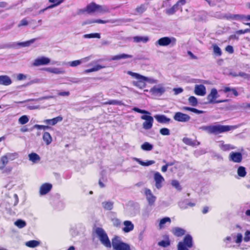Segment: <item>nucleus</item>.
<instances>
[{
    "label": "nucleus",
    "instance_id": "obj_1",
    "mask_svg": "<svg viewBox=\"0 0 250 250\" xmlns=\"http://www.w3.org/2000/svg\"><path fill=\"white\" fill-rule=\"evenodd\" d=\"M203 128L209 134H218L230 131L233 128V126L224 125H211L204 126Z\"/></svg>",
    "mask_w": 250,
    "mask_h": 250
},
{
    "label": "nucleus",
    "instance_id": "obj_2",
    "mask_svg": "<svg viewBox=\"0 0 250 250\" xmlns=\"http://www.w3.org/2000/svg\"><path fill=\"white\" fill-rule=\"evenodd\" d=\"M95 232L98 236L101 243L106 248H110L111 244L107 234L102 228L98 227L95 229Z\"/></svg>",
    "mask_w": 250,
    "mask_h": 250
},
{
    "label": "nucleus",
    "instance_id": "obj_3",
    "mask_svg": "<svg viewBox=\"0 0 250 250\" xmlns=\"http://www.w3.org/2000/svg\"><path fill=\"white\" fill-rule=\"evenodd\" d=\"M127 73L131 76L133 78L136 79V81L133 82V84L141 89H142L146 86V82L147 81V78L145 76L140 75L139 74L132 72L131 71H128Z\"/></svg>",
    "mask_w": 250,
    "mask_h": 250
},
{
    "label": "nucleus",
    "instance_id": "obj_4",
    "mask_svg": "<svg viewBox=\"0 0 250 250\" xmlns=\"http://www.w3.org/2000/svg\"><path fill=\"white\" fill-rule=\"evenodd\" d=\"M112 246L114 250H131L129 245L123 242L116 235L112 239Z\"/></svg>",
    "mask_w": 250,
    "mask_h": 250
},
{
    "label": "nucleus",
    "instance_id": "obj_5",
    "mask_svg": "<svg viewBox=\"0 0 250 250\" xmlns=\"http://www.w3.org/2000/svg\"><path fill=\"white\" fill-rule=\"evenodd\" d=\"M219 96L217 90L215 88H212L210 93L207 96V99L210 104H216L225 103L228 102V100H216V98Z\"/></svg>",
    "mask_w": 250,
    "mask_h": 250
},
{
    "label": "nucleus",
    "instance_id": "obj_6",
    "mask_svg": "<svg viewBox=\"0 0 250 250\" xmlns=\"http://www.w3.org/2000/svg\"><path fill=\"white\" fill-rule=\"evenodd\" d=\"M186 3L185 0H179L176 3L173 5L171 7L166 9L165 13L167 15H172L174 14L179 9H182V6Z\"/></svg>",
    "mask_w": 250,
    "mask_h": 250
},
{
    "label": "nucleus",
    "instance_id": "obj_7",
    "mask_svg": "<svg viewBox=\"0 0 250 250\" xmlns=\"http://www.w3.org/2000/svg\"><path fill=\"white\" fill-rule=\"evenodd\" d=\"M142 120H145L143 123V127L145 129H149L152 128L153 123V118L150 115H144L141 117Z\"/></svg>",
    "mask_w": 250,
    "mask_h": 250
},
{
    "label": "nucleus",
    "instance_id": "obj_8",
    "mask_svg": "<svg viewBox=\"0 0 250 250\" xmlns=\"http://www.w3.org/2000/svg\"><path fill=\"white\" fill-rule=\"evenodd\" d=\"M176 39L173 38L167 37H163L158 40L155 43L156 45L158 44L160 46H167L172 43L174 44L176 43Z\"/></svg>",
    "mask_w": 250,
    "mask_h": 250
},
{
    "label": "nucleus",
    "instance_id": "obj_9",
    "mask_svg": "<svg viewBox=\"0 0 250 250\" xmlns=\"http://www.w3.org/2000/svg\"><path fill=\"white\" fill-rule=\"evenodd\" d=\"M174 120L180 122H188L190 117L187 114H185L180 112H176L173 116Z\"/></svg>",
    "mask_w": 250,
    "mask_h": 250
},
{
    "label": "nucleus",
    "instance_id": "obj_10",
    "mask_svg": "<svg viewBox=\"0 0 250 250\" xmlns=\"http://www.w3.org/2000/svg\"><path fill=\"white\" fill-rule=\"evenodd\" d=\"M230 161H232L236 163H240L243 159L242 154L239 152H231L229 156Z\"/></svg>",
    "mask_w": 250,
    "mask_h": 250
},
{
    "label": "nucleus",
    "instance_id": "obj_11",
    "mask_svg": "<svg viewBox=\"0 0 250 250\" xmlns=\"http://www.w3.org/2000/svg\"><path fill=\"white\" fill-rule=\"evenodd\" d=\"M154 179L157 188H161L162 187V183L165 181L164 177L159 172H156L154 174Z\"/></svg>",
    "mask_w": 250,
    "mask_h": 250
},
{
    "label": "nucleus",
    "instance_id": "obj_12",
    "mask_svg": "<svg viewBox=\"0 0 250 250\" xmlns=\"http://www.w3.org/2000/svg\"><path fill=\"white\" fill-rule=\"evenodd\" d=\"M145 193L148 204L150 205H152L156 200V197L153 195L150 189L148 188L145 189Z\"/></svg>",
    "mask_w": 250,
    "mask_h": 250
},
{
    "label": "nucleus",
    "instance_id": "obj_13",
    "mask_svg": "<svg viewBox=\"0 0 250 250\" xmlns=\"http://www.w3.org/2000/svg\"><path fill=\"white\" fill-rule=\"evenodd\" d=\"M194 93L196 95L198 96H204L206 93L205 86L203 84L196 85Z\"/></svg>",
    "mask_w": 250,
    "mask_h": 250
},
{
    "label": "nucleus",
    "instance_id": "obj_14",
    "mask_svg": "<svg viewBox=\"0 0 250 250\" xmlns=\"http://www.w3.org/2000/svg\"><path fill=\"white\" fill-rule=\"evenodd\" d=\"M52 186L51 184L44 183L42 184L40 189V193L41 195H45L48 193L51 189Z\"/></svg>",
    "mask_w": 250,
    "mask_h": 250
},
{
    "label": "nucleus",
    "instance_id": "obj_15",
    "mask_svg": "<svg viewBox=\"0 0 250 250\" xmlns=\"http://www.w3.org/2000/svg\"><path fill=\"white\" fill-rule=\"evenodd\" d=\"M125 227L123 228V231L125 233H128L133 230L134 226L130 221H125L123 223Z\"/></svg>",
    "mask_w": 250,
    "mask_h": 250
},
{
    "label": "nucleus",
    "instance_id": "obj_16",
    "mask_svg": "<svg viewBox=\"0 0 250 250\" xmlns=\"http://www.w3.org/2000/svg\"><path fill=\"white\" fill-rule=\"evenodd\" d=\"M154 118L158 123L161 124L168 123L170 121V119L164 115H155Z\"/></svg>",
    "mask_w": 250,
    "mask_h": 250
},
{
    "label": "nucleus",
    "instance_id": "obj_17",
    "mask_svg": "<svg viewBox=\"0 0 250 250\" xmlns=\"http://www.w3.org/2000/svg\"><path fill=\"white\" fill-rule=\"evenodd\" d=\"M12 83V80L7 75L0 76V85H9Z\"/></svg>",
    "mask_w": 250,
    "mask_h": 250
},
{
    "label": "nucleus",
    "instance_id": "obj_18",
    "mask_svg": "<svg viewBox=\"0 0 250 250\" xmlns=\"http://www.w3.org/2000/svg\"><path fill=\"white\" fill-rule=\"evenodd\" d=\"M62 117L61 116H58L56 118H54L51 119H46L44 120L43 122L45 123L47 125H54L59 122L62 121Z\"/></svg>",
    "mask_w": 250,
    "mask_h": 250
},
{
    "label": "nucleus",
    "instance_id": "obj_19",
    "mask_svg": "<svg viewBox=\"0 0 250 250\" xmlns=\"http://www.w3.org/2000/svg\"><path fill=\"white\" fill-rule=\"evenodd\" d=\"M132 56L130 55H127L125 54H121L113 56L111 57L110 58L108 59V61H118L122 59H126L128 58H131Z\"/></svg>",
    "mask_w": 250,
    "mask_h": 250
},
{
    "label": "nucleus",
    "instance_id": "obj_20",
    "mask_svg": "<svg viewBox=\"0 0 250 250\" xmlns=\"http://www.w3.org/2000/svg\"><path fill=\"white\" fill-rule=\"evenodd\" d=\"M183 143L187 145L194 146L200 145V143L197 141H194L191 139L184 137L182 140Z\"/></svg>",
    "mask_w": 250,
    "mask_h": 250
},
{
    "label": "nucleus",
    "instance_id": "obj_21",
    "mask_svg": "<svg viewBox=\"0 0 250 250\" xmlns=\"http://www.w3.org/2000/svg\"><path fill=\"white\" fill-rule=\"evenodd\" d=\"M149 40V38L147 36H135L133 38V42L136 43L141 42L146 43Z\"/></svg>",
    "mask_w": 250,
    "mask_h": 250
},
{
    "label": "nucleus",
    "instance_id": "obj_22",
    "mask_svg": "<svg viewBox=\"0 0 250 250\" xmlns=\"http://www.w3.org/2000/svg\"><path fill=\"white\" fill-rule=\"evenodd\" d=\"M172 232L175 236L177 237H181L185 233V230L184 229L178 227L173 228Z\"/></svg>",
    "mask_w": 250,
    "mask_h": 250
},
{
    "label": "nucleus",
    "instance_id": "obj_23",
    "mask_svg": "<svg viewBox=\"0 0 250 250\" xmlns=\"http://www.w3.org/2000/svg\"><path fill=\"white\" fill-rule=\"evenodd\" d=\"M97 4L91 2L86 6L85 11L88 13L96 12H97Z\"/></svg>",
    "mask_w": 250,
    "mask_h": 250
},
{
    "label": "nucleus",
    "instance_id": "obj_24",
    "mask_svg": "<svg viewBox=\"0 0 250 250\" xmlns=\"http://www.w3.org/2000/svg\"><path fill=\"white\" fill-rule=\"evenodd\" d=\"M29 159L34 163L39 162L41 158L38 154L36 153L32 152L28 155Z\"/></svg>",
    "mask_w": 250,
    "mask_h": 250
},
{
    "label": "nucleus",
    "instance_id": "obj_25",
    "mask_svg": "<svg viewBox=\"0 0 250 250\" xmlns=\"http://www.w3.org/2000/svg\"><path fill=\"white\" fill-rule=\"evenodd\" d=\"M134 160L141 166L145 167L149 166L155 163V161L154 160H148L145 162L137 158H134Z\"/></svg>",
    "mask_w": 250,
    "mask_h": 250
},
{
    "label": "nucleus",
    "instance_id": "obj_26",
    "mask_svg": "<svg viewBox=\"0 0 250 250\" xmlns=\"http://www.w3.org/2000/svg\"><path fill=\"white\" fill-rule=\"evenodd\" d=\"M183 243L188 248H191L192 246V239L191 236L189 235H187L185 237L184 239V242Z\"/></svg>",
    "mask_w": 250,
    "mask_h": 250
},
{
    "label": "nucleus",
    "instance_id": "obj_27",
    "mask_svg": "<svg viewBox=\"0 0 250 250\" xmlns=\"http://www.w3.org/2000/svg\"><path fill=\"white\" fill-rule=\"evenodd\" d=\"M42 139L46 145L50 144L52 141V137L49 133L45 132L42 136Z\"/></svg>",
    "mask_w": 250,
    "mask_h": 250
},
{
    "label": "nucleus",
    "instance_id": "obj_28",
    "mask_svg": "<svg viewBox=\"0 0 250 250\" xmlns=\"http://www.w3.org/2000/svg\"><path fill=\"white\" fill-rule=\"evenodd\" d=\"M43 69L49 72L55 74H61L63 73L64 72V70L62 68L48 67L45 68Z\"/></svg>",
    "mask_w": 250,
    "mask_h": 250
},
{
    "label": "nucleus",
    "instance_id": "obj_29",
    "mask_svg": "<svg viewBox=\"0 0 250 250\" xmlns=\"http://www.w3.org/2000/svg\"><path fill=\"white\" fill-rule=\"evenodd\" d=\"M40 245V242L37 240H30L25 243V245L31 248H34L39 246Z\"/></svg>",
    "mask_w": 250,
    "mask_h": 250
},
{
    "label": "nucleus",
    "instance_id": "obj_30",
    "mask_svg": "<svg viewBox=\"0 0 250 250\" xmlns=\"http://www.w3.org/2000/svg\"><path fill=\"white\" fill-rule=\"evenodd\" d=\"M8 163V156L5 155L2 156L0 159V163L1 164V165L0 166V169H4Z\"/></svg>",
    "mask_w": 250,
    "mask_h": 250
},
{
    "label": "nucleus",
    "instance_id": "obj_31",
    "mask_svg": "<svg viewBox=\"0 0 250 250\" xmlns=\"http://www.w3.org/2000/svg\"><path fill=\"white\" fill-rule=\"evenodd\" d=\"M97 12L101 14L109 12V8L105 5H100L97 4Z\"/></svg>",
    "mask_w": 250,
    "mask_h": 250
},
{
    "label": "nucleus",
    "instance_id": "obj_32",
    "mask_svg": "<svg viewBox=\"0 0 250 250\" xmlns=\"http://www.w3.org/2000/svg\"><path fill=\"white\" fill-rule=\"evenodd\" d=\"M230 74L233 77H235L240 76L247 79H249L250 78V75L242 72H240L238 73H237L236 72H230Z\"/></svg>",
    "mask_w": 250,
    "mask_h": 250
},
{
    "label": "nucleus",
    "instance_id": "obj_33",
    "mask_svg": "<svg viewBox=\"0 0 250 250\" xmlns=\"http://www.w3.org/2000/svg\"><path fill=\"white\" fill-rule=\"evenodd\" d=\"M104 66H102L99 64L96 65L93 67L89 69H85L84 72L85 73H88L92 72H95L99 70L102 68L104 67Z\"/></svg>",
    "mask_w": 250,
    "mask_h": 250
},
{
    "label": "nucleus",
    "instance_id": "obj_34",
    "mask_svg": "<svg viewBox=\"0 0 250 250\" xmlns=\"http://www.w3.org/2000/svg\"><path fill=\"white\" fill-rule=\"evenodd\" d=\"M165 240H162L158 242V245L164 248H166L169 246L170 244V241L168 236L166 237Z\"/></svg>",
    "mask_w": 250,
    "mask_h": 250
},
{
    "label": "nucleus",
    "instance_id": "obj_35",
    "mask_svg": "<svg viewBox=\"0 0 250 250\" xmlns=\"http://www.w3.org/2000/svg\"><path fill=\"white\" fill-rule=\"evenodd\" d=\"M237 174L241 177H244L247 174L245 167L243 166H240L237 169Z\"/></svg>",
    "mask_w": 250,
    "mask_h": 250
},
{
    "label": "nucleus",
    "instance_id": "obj_36",
    "mask_svg": "<svg viewBox=\"0 0 250 250\" xmlns=\"http://www.w3.org/2000/svg\"><path fill=\"white\" fill-rule=\"evenodd\" d=\"M51 62V60L46 57L45 56H41L37 58L34 62Z\"/></svg>",
    "mask_w": 250,
    "mask_h": 250
},
{
    "label": "nucleus",
    "instance_id": "obj_37",
    "mask_svg": "<svg viewBox=\"0 0 250 250\" xmlns=\"http://www.w3.org/2000/svg\"><path fill=\"white\" fill-rule=\"evenodd\" d=\"M213 53L217 56H220L222 54V51L220 48L216 44H213L212 45Z\"/></svg>",
    "mask_w": 250,
    "mask_h": 250
},
{
    "label": "nucleus",
    "instance_id": "obj_38",
    "mask_svg": "<svg viewBox=\"0 0 250 250\" xmlns=\"http://www.w3.org/2000/svg\"><path fill=\"white\" fill-rule=\"evenodd\" d=\"M150 91L153 94L161 95L165 92V89L163 87H154L151 89Z\"/></svg>",
    "mask_w": 250,
    "mask_h": 250
},
{
    "label": "nucleus",
    "instance_id": "obj_39",
    "mask_svg": "<svg viewBox=\"0 0 250 250\" xmlns=\"http://www.w3.org/2000/svg\"><path fill=\"white\" fill-rule=\"evenodd\" d=\"M141 148L145 151H150L153 148V146L148 142H145L141 146Z\"/></svg>",
    "mask_w": 250,
    "mask_h": 250
},
{
    "label": "nucleus",
    "instance_id": "obj_40",
    "mask_svg": "<svg viewBox=\"0 0 250 250\" xmlns=\"http://www.w3.org/2000/svg\"><path fill=\"white\" fill-rule=\"evenodd\" d=\"M103 208L106 209L110 210L113 208V203L112 202H104L102 203Z\"/></svg>",
    "mask_w": 250,
    "mask_h": 250
},
{
    "label": "nucleus",
    "instance_id": "obj_41",
    "mask_svg": "<svg viewBox=\"0 0 250 250\" xmlns=\"http://www.w3.org/2000/svg\"><path fill=\"white\" fill-rule=\"evenodd\" d=\"M104 104H109V105H121L123 104L122 101H117L115 100H109L106 102L104 103Z\"/></svg>",
    "mask_w": 250,
    "mask_h": 250
},
{
    "label": "nucleus",
    "instance_id": "obj_42",
    "mask_svg": "<svg viewBox=\"0 0 250 250\" xmlns=\"http://www.w3.org/2000/svg\"><path fill=\"white\" fill-rule=\"evenodd\" d=\"M188 101L190 105L195 106L198 104V101L196 97L194 96H190L188 98Z\"/></svg>",
    "mask_w": 250,
    "mask_h": 250
},
{
    "label": "nucleus",
    "instance_id": "obj_43",
    "mask_svg": "<svg viewBox=\"0 0 250 250\" xmlns=\"http://www.w3.org/2000/svg\"><path fill=\"white\" fill-rule=\"evenodd\" d=\"M167 222H168L169 223H171V220H170V218L166 217H164V218H162L160 220V223H159L160 228L162 229V228H164V225Z\"/></svg>",
    "mask_w": 250,
    "mask_h": 250
},
{
    "label": "nucleus",
    "instance_id": "obj_44",
    "mask_svg": "<svg viewBox=\"0 0 250 250\" xmlns=\"http://www.w3.org/2000/svg\"><path fill=\"white\" fill-rule=\"evenodd\" d=\"M223 91L225 93H227L228 92H232L233 94L235 97H236L238 95V93L237 91L234 88H230L229 87H225L223 89Z\"/></svg>",
    "mask_w": 250,
    "mask_h": 250
},
{
    "label": "nucleus",
    "instance_id": "obj_45",
    "mask_svg": "<svg viewBox=\"0 0 250 250\" xmlns=\"http://www.w3.org/2000/svg\"><path fill=\"white\" fill-rule=\"evenodd\" d=\"M84 38L90 39V38H101L100 34L99 33H91L89 34H85L83 35Z\"/></svg>",
    "mask_w": 250,
    "mask_h": 250
},
{
    "label": "nucleus",
    "instance_id": "obj_46",
    "mask_svg": "<svg viewBox=\"0 0 250 250\" xmlns=\"http://www.w3.org/2000/svg\"><path fill=\"white\" fill-rule=\"evenodd\" d=\"M234 15L231 14H226L224 15H221L217 17L220 19H226L228 20H234Z\"/></svg>",
    "mask_w": 250,
    "mask_h": 250
},
{
    "label": "nucleus",
    "instance_id": "obj_47",
    "mask_svg": "<svg viewBox=\"0 0 250 250\" xmlns=\"http://www.w3.org/2000/svg\"><path fill=\"white\" fill-rule=\"evenodd\" d=\"M171 184L178 191H181L182 190V187L178 181L176 180H173L171 181Z\"/></svg>",
    "mask_w": 250,
    "mask_h": 250
},
{
    "label": "nucleus",
    "instance_id": "obj_48",
    "mask_svg": "<svg viewBox=\"0 0 250 250\" xmlns=\"http://www.w3.org/2000/svg\"><path fill=\"white\" fill-rule=\"evenodd\" d=\"M35 39H33L25 42H19L18 44L22 47L29 46L31 44L35 42Z\"/></svg>",
    "mask_w": 250,
    "mask_h": 250
},
{
    "label": "nucleus",
    "instance_id": "obj_49",
    "mask_svg": "<svg viewBox=\"0 0 250 250\" xmlns=\"http://www.w3.org/2000/svg\"><path fill=\"white\" fill-rule=\"evenodd\" d=\"M49 1L51 3H53V4L47 7V8H52L56 6H58L62 3L63 1V0H49Z\"/></svg>",
    "mask_w": 250,
    "mask_h": 250
},
{
    "label": "nucleus",
    "instance_id": "obj_50",
    "mask_svg": "<svg viewBox=\"0 0 250 250\" xmlns=\"http://www.w3.org/2000/svg\"><path fill=\"white\" fill-rule=\"evenodd\" d=\"M15 224L19 228H24L26 226V222L21 219L16 221Z\"/></svg>",
    "mask_w": 250,
    "mask_h": 250
},
{
    "label": "nucleus",
    "instance_id": "obj_51",
    "mask_svg": "<svg viewBox=\"0 0 250 250\" xmlns=\"http://www.w3.org/2000/svg\"><path fill=\"white\" fill-rule=\"evenodd\" d=\"M29 121V119L26 115H23L19 119V123L21 125L26 124Z\"/></svg>",
    "mask_w": 250,
    "mask_h": 250
},
{
    "label": "nucleus",
    "instance_id": "obj_52",
    "mask_svg": "<svg viewBox=\"0 0 250 250\" xmlns=\"http://www.w3.org/2000/svg\"><path fill=\"white\" fill-rule=\"evenodd\" d=\"M146 9V6L145 4H142L140 6L137 7L136 9V11L140 14H142L144 12Z\"/></svg>",
    "mask_w": 250,
    "mask_h": 250
},
{
    "label": "nucleus",
    "instance_id": "obj_53",
    "mask_svg": "<svg viewBox=\"0 0 250 250\" xmlns=\"http://www.w3.org/2000/svg\"><path fill=\"white\" fill-rule=\"evenodd\" d=\"M220 147L221 149L223 151H228L231 149H232V147L229 144H222L220 145Z\"/></svg>",
    "mask_w": 250,
    "mask_h": 250
},
{
    "label": "nucleus",
    "instance_id": "obj_54",
    "mask_svg": "<svg viewBox=\"0 0 250 250\" xmlns=\"http://www.w3.org/2000/svg\"><path fill=\"white\" fill-rule=\"evenodd\" d=\"M133 110L135 111V112H137L138 113H142V114H147V115H150V113L146 110H143V109H141L138 107H134L133 108Z\"/></svg>",
    "mask_w": 250,
    "mask_h": 250
},
{
    "label": "nucleus",
    "instance_id": "obj_55",
    "mask_svg": "<svg viewBox=\"0 0 250 250\" xmlns=\"http://www.w3.org/2000/svg\"><path fill=\"white\" fill-rule=\"evenodd\" d=\"M133 110L135 111V112H137L138 113H142V114H147V115H150V113L146 110H143V109H141L138 107H134L133 108Z\"/></svg>",
    "mask_w": 250,
    "mask_h": 250
},
{
    "label": "nucleus",
    "instance_id": "obj_56",
    "mask_svg": "<svg viewBox=\"0 0 250 250\" xmlns=\"http://www.w3.org/2000/svg\"><path fill=\"white\" fill-rule=\"evenodd\" d=\"M234 20L236 21H242L245 20V15L242 14H234Z\"/></svg>",
    "mask_w": 250,
    "mask_h": 250
},
{
    "label": "nucleus",
    "instance_id": "obj_57",
    "mask_svg": "<svg viewBox=\"0 0 250 250\" xmlns=\"http://www.w3.org/2000/svg\"><path fill=\"white\" fill-rule=\"evenodd\" d=\"M112 224L113 226L115 227H119L121 225V222L119 219L114 218L112 220Z\"/></svg>",
    "mask_w": 250,
    "mask_h": 250
},
{
    "label": "nucleus",
    "instance_id": "obj_58",
    "mask_svg": "<svg viewBox=\"0 0 250 250\" xmlns=\"http://www.w3.org/2000/svg\"><path fill=\"white\" fill-rule=\"evenodd\" d=\"M160 133L162 135H169L170 134V131L167 128H162L160 130Z\"/></svg>",
    "mask_w": 250,
    "mask_h": 250
},
{
    "label": "nucleus",
    "instance_id": "obj_59",
    "mask_svg": "<svg viewBox=\"0 0 250 250\" xmlns=\"http://www.w3.org/2000/svg\"><path fill=\"white\" fill-rule=\"evenodd\" d=\"M178 250H188V247L185 244L180 242L178 244Z\"/></svg>",
    "mask_w": 250,
    "mask_h": 250
},
{
    "label": "nucleus",
    "instance_id": "obj_60",
    "mask_svg": "<svg viewBox=\"0 0 250 250\" xmlns=\"http://www.w3.org/2000/svg\"><path fill=\"white\" fill-rule=\"evenodd\" d=\"M247 33H250V28H247L245 30H239L236 31L235 32L237 35L244 34Z\"/></svg>",
    "mask_w": 250,
    "mask_h": 250
},
{
    "label": "nucleus",
    "instance_id": "obj_61",
    "mask_svg": "<svg viewBox=\"0 0 250 250\" xmlns=\"http://www.w3.org/2000/svg\"><path fill=\"white\" fill-rule=\"evenodd\" d=\"M35 127L38 129H43L44 130L50 128V127L48 125H35Z\"/></svg>",
    "mask_w": 250,
    "mask_h": 250
},
{
    "label": "nucleus",
    "instance_id": "obj_62",
    "mask_svg": "<svg viewBox=\"0 0 250 250\" xmlns=\"http://www.w3.org/2000/svg\"><path fill=\"white\" fill-rule=\"evenodd\" d=\"M244 240L246 242L250 240V231L247 230L246 231Z\"/></svg>",
    "mask_w": 250,
    "mask_h": 250
},
{
    "label": "nucleus",
    "instance_id": "obj_63",
    "mask_svg": "<svg viewBox=\"0 0 250 250\" xmlns=\"http://www.w3.org/2000/svg\"><path fill=\"white\" fill-rule=\"evenodd\" d=\"M28 21H27V20L26 19H23L20 21V22L18 24V26L21 27L22 26H26L28 25Z\"/></svg>",
    "mask_w": 250,
    "mask_h": 250
},
{
    "label": "nucleus",
    "instance_id": "obj_64",
    "mask_svg": "<svg viewBox=\"0 0 250 250\" xmlns=\"http://www.w3.org/2000/svg\"><path fill=\"white\" fill-rule=\"evenodd\" d=\"M5 156H8V159H14L18 156V154L17 153H7Z\"/></svg>",
    "mask_w": 250,
    "mask_h": 250
}]
</instances>
